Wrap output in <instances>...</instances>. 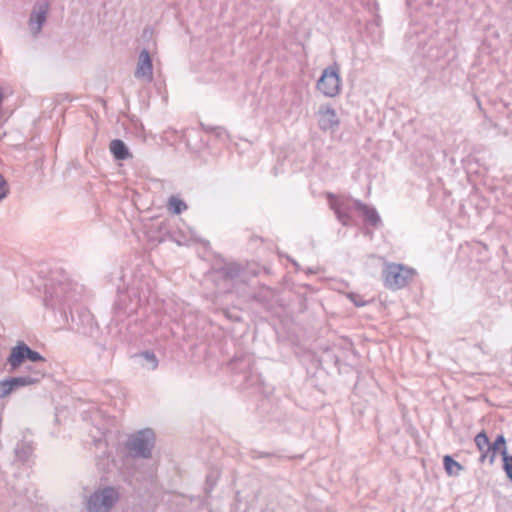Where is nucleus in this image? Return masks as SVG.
I'll use <instances>...</instances> for the list:
<instances>
[{"label":"nucleus","instance_id":"obj_1","mask_svg":"<svg viewBox=\"0 0 512 512\" xmlns=\"http://www.w3.org/2000/svg\"><path fill=\"white\" fill-rule=\"evenodd\" d=\"M81 292L78 284L65 279L55 281L52 279L45 285L44 305L54 311H59L65 318L67 309L71 310L73 304L80 299Z\"/></svg>","mask_w":512,"mask_h":512},{"label":"nucleus","instance_id":"obj_2","mask_svg":"<svg viewBox=\"0 0 512 512\" xmlns=\"http://www.w3.org/2000/svg\"><path fill=\"white\" fill-rule=\"evenodd\" d=\"M154 444V431L150 428H145L130 435L126 441L125 447L129 455L133 458L148 459L152 455Z\"/></svg>","mask_w":512,"mask_h":512},{"label":"nucleus","instance_id":"obj_3","mask_svg":"<svg viewBox=\"0 0 512 512\" xmlns=\"http://www.w3.org/2000/svg\"><path fill=\"white\" fill-rule=\"evenodd\" d=\"M120 499V492L113 486L96 489L85 502L88 512H110Z\"/></svg>","mask_w":512,"mask_h":512},{"label":"nucleus","instance_id":"obj_4","mask_svg":"<svg viewBox=\"0 0 512 512\" xmlns=\"http://www.w3.org/2000/svg\"><path fill=\"white\" fill-rule=\"evenodd\" d=\"M416 272L403 264L390 263L383 270L384 285L390 290H399L412 281Z\"/></svg>","mask_w":512,"mask_h":512},{"label":"nucleus","instance_id":"obj_5","mask_svg":"<svg viewBox=\"0 0 512 512\" xmlns=\"http://www.w3.org/2000/svg\"><path fill=\"white\" fill-rule=\"evenodd\" d=\"M341 80L337 64L328 66L317 81V89L327 97H335L340 93Z\"/></svg>","mask_w":512,"mask_h":512},{"label":"nucleus","instance_id":"obj_6","mask_svg":"<svg viewBox=\"0 0 512 512\" xmlns=\"http://www.w3.org/2000/svg\"><path fill=\"white\" fill-rule=\"evenodd\" d=\"M326 197L329 207L334 211L337 220L343 226H349L352 219L350 214L352 207L350 206L349 202H353L354 199L343 195L338 196L331 192H328Z\"/></svg>","mask_w":512,"mask_h":512},{"label":"nucleus","instance_id":"obj_7","mask_svg":"<svg viewBox=\"0 0 512 512\" xmlns=\"http://www.w3.org/2000/svg\"><path fill=\"white\" fill-rule=\"evenodd\" d=\"M231 369L237 373L244 374V380L250 386H255L260 382V375L254 372V361L249 355L235 357L229 363Z\"/></svg>","mask_w":512,"mask_h":512},{"label":"nucleus","instance_id":"obj_8","mask_svg":"<svg viewBox=\"0 0 512 512\" xmlns=\"http://www.w3.org/2000/svg\"><path fill=\"white\" fill-rule=\"evenodd\" d=\"M49 3L47 1L37 2L30 14L29 28L34 37H37L47 20Z\"/></svg>","mask_w":512,"mask_h":512},{"label":"nucleus","instance_id":"obj_9","mask_svg":"<svg viewBox=\"0 0 512 512\" xmlns=\"http://www.w3.org/2000/svg\"><path fill=\"white\" fill-rule=\"evenodd\" d=\"M340 125V120L334 108L330 105H322L318 111V126L322 131H335Z\"/></svg>","mask_w":512,"mask_h":512},{"label":"nucleus","instance_id":"obj_10","mask_svg":"<svg viewBox=\"0 0 512 512\" xmlns=\"http://www.w3.org/2000/svg\"><path fill=\"white\" fill-rule=\"evenodd\" d=\"M135 77L149 83L153 81V64L147 49L141 50L139 54Z\"/></svg>","mask_w":512,"mask_h":512},{"label":"nucleus","instance_id":"obj_11","mask_svg":"<svg viewBox=\"0 0 512 512\" xmlns=\"http://www.w3.org/2000/svg\"><path fill=\"white\" fill-rule=\"evenodd\" d=\"M354 208L359 211L364 219V222L371 225L373 228L378 229L382 226V220L377 210L358 199L353 200Z\"/></svg>","mask_w":512,"mask_h":512},{"label":"nucleus","instance_id":"obj_12","mask_svg":"<svg viewBox=\"0 0 512 512\" xmlns=\"http://www.w3.org/2000/svg\"><path fill=\"white\" fill-rule=\"evenodd\" d=\"M26 351L27 344L24 342H19L11 349L10 355L7 359V362L11 367V371H15L27 360Z\"/></svg>","mask_w":512,"mask_h":512},{"label":"nucleus","instance_id":"obj_13","mask_svg":"<svg viewBox=\"0 0 512 512\" xmlns=\"http://www.w3.org/2000/svg\"><path fill=\"white\" fill-rule=\"evenodd\" d=\"M41 373L37 371L35 375H25V376H18V377H11L8 378L11 384L12 390H17L21 387L25 386H32L41 381Z\"/></svg>","mask_w":512,"mask_h":512},{"label":"nucleus","instance_id":"obj_14","mask_svg":"<svg viewBox=\"0 0 512 512\" xmlns=\"http://www.w3.org/2000/svg\"><path fill=\"white\" fill-rule=\"evenodd\" d=\"M110 151L117 160H126L132 157L127 145L120 139H114L110 142Z\"/></svg>","mask_w":512,"mask_h":512},{"label":"nucleus","instance_id":"obj_15","mask_svg":"<svg viewBox=\"0 0 512 512\" xmlns=\"http://www.w3.org/2000/svg\"><path fill=\"white\" fill-rule=\"evenodd\" d=\"M134 357H139L143 360L142 367L147 370H155L158 367V359L153 351L146 350L143 352H140L138 354H135Z\"/></svg>","mask_w":512,"mask_h":512},{"label":"nucleus","instance_id":"obj_16","mask_svg":"<svg viewBox=\"0 0 512 512\" xmlns=\"http://www.w3.org/2000/svg\"><path fill=\"white\" fill-rule=\"evenodd\" d=\"M133 295L135 297V304L132 305V306H129L127 304L124 303V300H123V296H125L124 294H121L119 295V300L118 302L116 303V306L117 308L123 310L124 312H127V313H132V312H135L137 310V307L139 306L140 304V297L137 295L136 291L134 289H131L129 290V296Z\"/></svg>","mask_w":512,"mask_h":512},{"label":"nucleus","instance_id":"obj_17","mask_svg":"<svg viewBox=\"0 0 512 512\" xmlns=\"http://www.w3.org/2000/svg\"><path fill=\"white\" fill-rule=\"evenodd\" d=\"M168 209L175 215H179L188 209L187 204L177 196H171L168 199Z\"/></svg>","mask_w":512,"mask_h":512},{"label":"nucleus","instance_id":"obj_18","mask_svg":"<svg viewBox=\"0 0 512 512\" xmlns=\"http://www.w3.org/2000/svg\"><path fill=\"white\" fill-rule=\"evenodd\" d=\"M240 272H241L240 266L235 263L227 264L221 269L223 278L227 279V280H234V279L238 278L240 275Z\"/></svg>","mask_w":512,"mask_h":512},{"label":"nucleus","instance_id":"obj_19","mask_svg":"<svg viewBox=\"0 0 512 512\" xmlns=\"http://www.w3.org/2000/svg\"><path fill=\"white\" fill-rule=\"evenodd\" d=\"M444 468L449 475H458L463 467L455 461L450 455H446L443 458Z\"/></svg>","mask_w":512,"mask_h":512},{"label":"nucleus","instance_id":"obj_20","mask_svg":"<svg viewBox=\"0 0 512 512\" xmlns=\"http://www.w3.org/2000/svg\"><path fill=\"white\" fill-rule=\"evenodd\" d=\"M474 441L481 454L485 453V451L488 450V448H490L489 438L484 431L478 433L475 436Z\"/></svg>","mask_w":512,"mask_h":512},{"label":"nucleus","instance_id":"obj_21","mask_svg":"<svg viewBox=\"0 0 512 512\" xmlns=\"http://www.w3.org/2000/svg\"><path fill=\"white\" fill-rule=\"evenodd\" d=\"M503 470L506 473L507 478L512 481V455H509L507 451H502Z\"/></svg>","mask_w":512,"mask_h":512},{"label":"nucleus","instance_id":"obj_22","mask_svg":"<svg viewBox=\"0 0 512 512\" xmlns=\"http://www.w3.org/2000/svg\"><path fill=\"white\" fill-rule=\"evenodd\" d=\"M490 448L498 453H500V455L502 456V451L505 450L507 451V446H506V439L504 437V435L500 434L496 437L495 441L493 443H490Z\"/></svg>","mask_w":512,"mask_h":512},{"label":"nucleus","instance_id":"obj_23","mask_svg":"<svg viewBox=\"0 0 512 512\" xmlns=\"http://www.w3.org/2000/svg\"><path fill=\"white\" fill-rule=\"evenodd\" d=\"M27 360L31 361V362H35V363H45L46 360L45 358L38 352V351H35V350H32L28 345H27Z\"/></svg>","mask_w":512,"mask_h":512},{"label":"nucleus","instance_id":"obj_24","mask_svg":"<svg viewBox=\"0 0 512 512\" xmlns=\"http://www.w3.org/2000/svg\"><path fill=\"white\" fill-rule=\"evenodd\" d=\"M13 392L8 378L0 381V399L7 397Z\"/></svg>","mask_w":512,"mask_h":512},{"label":"nucleus","instance_id":"obj_25","mask_svg":"<svg viewBox=\"0 0 512 512\" xmlns=\"http://www.w3.org/2000/svg\"><path fill=\"white\" fill-rule=\"evenodd\" d=\"M498 452L492 450L491 448H488V450L485 451V453L480 454L479 461L483 463L486 459H488L489 464H493L496 458V454Z\"/></svg>","mask_w":512,"mask_h":512},{"label":"nucleus","instance_id":"obj_26","mask_svg":"<svg viewBox=\"0 0 512 512\" xmlns=\"http://www.w3.org/2000/svg\"><path fill=\"white\" fill-rule=\"evenodd\" d=\"M8 193H9L8 184L5 180V178L3 177V175L0 174V201L5 199L8 195Z\"/></svg>","mask_w":512,"mask_h":512},{"label":"nucleus","instance_id":"obj_27","mask_svg":"<svg viewBox=\"0 0 512 512\" xmlns=\"http://www.w3.org/2000/svg\"><path fill=\"white\" fill-rule=\"evenodd\" d=\"M348 297L357 307L365 306L367 303V301L363 300L358 294L350 293Z\"/></svg>","mask_w":512,"mask_h":512},{"label":"nucleus","instance_id":"obj_28","mask_svg":"<svg viewBox=\"0 0 512 512\" xmlns=\"http://www.w3.org/2000/svg\"><path fill=\"white\" fill-rule=\"evenodd\" d=\"M27 369L29 370L30 374L29 375H35V373L37 371H39L42 375H41V380L44 378L45 374H46V370L45 368H43L42 366L40 365H37L35 367H32V366H28Z\"/></svg>","mask_w":512,"mask_h":512},{"label":"nucleus","instance_id":"obj_29","mask_svg":"<svg viewBox=\"0 0 512 512\" xmlns=\"http://www.w3.org/2000/svg\"><path fill=\"white\" fill-rule=\"evenodd\" d=\"M255 455H254V458H262V457H276L275 454H271V453H262V452H254Z\"/></svg>","mask_w":512,"mask_h":512},{"label":"nucleus","instance_id":"obj_30","mask_svg":"<svg viewBox=\"0 0 512 512\" xmlns=\"http://www.w3.org/2000/svg\"><path fill=\"white\" fill-rule=\"evenodd\" d=\"M210 476L207 477V483H210Z\"/></svg>","mask_w":512,"mask_h":512}]
</instances>
